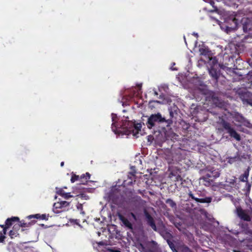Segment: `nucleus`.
Masks as SVG:
<instances>
[{
	"mask_svg": "<svg viewBox=\"0 0 252 252\" xmlns=\"http://www.w3.org/2000/svg\"><path fill=\"white\" fill-rule=\"evenodd\" d=\"M220 176V173L218 172H217L215 173V175H214V177L215 178H216L217 177H219Z\"/></svg>",
	"mask_w": 252,
	"mask_h": 252,
	"instance_id": "4c0bfd02",
	"label": "nucleus"
},
{
	"mask_svg": "<svg viewBox=\"0 0 252 252\" xmlns=\"http://www.w3.org/2000/svg\"><path fill=\"white\" fill-rule=\"evenodd\" d=\"M165 203L168 204L173 210H176L177 204L170 198H168L165 200Z\"/></svg>",
	"mask_w": 252,
	"mask_h": 252,
	"instance_id": "6ab92c4d",
	"label": "nucleus"
},
{
	"mask_svg": "<svg viewBox=\"0 0 252 252\" xmlns=\"http://www.w3.org/2000/svg\"><path fill=\"white\" fill-rule=\"evenodd\" d=\"M130 210L131 212L130 215L135 221L138 220L143 213L147 224L154 231H157L155 220L145 207L144 201L140 197H137L132 201Z\"/></svg>",
	"mask_w": 252,
	"mask_h": 252,
	"instance_id": "f257e3e1",
	"label": "nucleus"
},
{
	"mask_svg": "<svg viewBox=\"0 0 252 252\" xmlns=\"http://www.w3.org/2000/svg\"><path fill=\"white\" fill-rule=\"evenodd\" d=\"M9 235L11 239H13L18 236L19 233L17 231H15V230L12 229L10 231Z\"/></svg>",
	"mask_w": 252,
	"mask_h": 252,
	"instance_id": "5701e85b",
	"label": "nucleus"
},
{
	"mask_svg": "<svg viewBox=\"0 0 252 252\" xmlns=\"http://www.w3.org/2000/svg\"><path fill=\"white\" fill-rule=\"evenodd\" d=\"M241 227L243 229L247 230V228H248V224L247 223H242L241 225Z\"/></svg>",
	"mask_w": 252,
	"mask_h": 252,
	"instance_id": "c9c22d12",
	"label": "nucleus"
},
{
	"mask_svg": "<svg viewBox=\"0 0 252 252\" xmlns=\"http://www.w3.org/2000/svg\"><path fill=\"white\" fill-rule=\"evenodd\" d=\"M249 170L250 168L249 167L244 171V174L241 175L239 177V179L241 182H246V184L248 186L249 188H250L251 186L248 181V178L249 176Z\"/></svg>",
	"mask_w": 252,
	"mask_h": 252,
	"instance_id": "2eb2a0df",
	"label": "nucleus"
},
{
	"mask_svg": "<svg viewBox=\"0 0 252 252\" xmlns=\"http://www.w3.org/2000/svg\"><path fill=\"white\" fill-rule=\"evenodd\" d=\"M168 244H169V246L170 247V248L171 249V250L173 251V252H177V251L176 250V249H175V247L174 246V245L170 242H168Z\"/></svg>",
	"mask_w": 252,
	"mask_h": 252,
	"instance_id": "2f4dec72",
	"label": "nucleus"
},
{
	"mask_svg": "<svg viewBox=\"0 0 252 252\" xmlns=\"http://www.w3.org/2000/svg\"><path fill=\"white\" fill-rule=\"evenodd\" d=\"M236 213L238 216L242 220L250 221L251 220L250 216L247 213L245 210L242 209L241 207L236 208Z\"/></svg>",
	"mask_w": 252,
	"mask_h": 252,
	"instance_id": "9d476101",
	"label": "nucleus"
},
{
	"mask_svg": "<svg viewBox=\"0 0 252 252\" xmlns=\"http://www.w3.org/2000/svg\"><path fill=\"white\" fill-rule=\"evenodd\" d=\"M209 2L210 3V4L212 6L213 8V9L211 10L210 12H218L219 9L217 6L215 5V2L212 0H209Z\"/></svg>",
	"mask_w": 252,
	"mask_h": 252,
	"instance_id": "a878e982",
	"label": "nucleus"
},
{
	"mask_svg": "<svg viewBox=\"0 0 252 252\" xmlns=\"http://www.w3.org/2000/svg\"><path fill=\"white\" fill-rule=\"evenodd\" d=\"M19 221V218L18 217H12L7 219L5 221V224L0 225V226L3 228V234H6L7 229Z\"/></svg>",
	"mask_w": 252,
	"mask_h": 252,
	"instance_id": "423d86ee",
	"label": "nucleus"
},
{
	"mask_svg": "<svg viewBox=\"0 0 252 252\" xmlns=\"http://www.w3.org/2000/svg\"><path fill=\"white\" fill-rule=\"evenodd\" d=\"M127 180H125L123 182V185L124 186H128L132 185L133 184V181L134 180V182H135V174L132 172H129L127 175Z\"/></svg>",
	"mask_w": 252,
	"mask_h": 252,
	"instance_id": "ddd939ff",
	"label": "nucleus"
},
{
	"mask_svg": "<svg viewBox=\"0 0 252 252\" xmlns=\"http://www.w3.org/2000/svg\"><path fill=\"white\" fill-rule=\"evenodd\" d=\"M53 211L55 213L59 214L64 211L65 210L62 207L61 203L57 202L54 204Z\"/></svg>",
	"mask_w": 252,
	"mask_h": 252,
	"instance_id": "dca6fc26",
	"label": "nucleus"
},
{
	"mask_svg": "<svg viewBox=\"0 0 252 252\" xmlns=\"http://www.w3.org/2000/svg\"><path fill=\"white\" fill-rule=\"evenodd\" d=\"M204 1H206V0H204Z\"/></svg>",
	"mask_w": 252,
	"mask_h": 252,
	"instance_id": "a19ab883",
	"label": "nucleus"
},
{
	"mask_svg": "<svg viewBox=\"0 0 252 252\" xmlns=\"http://www.w3.org/2000/svg\"><path fill=\"white\" fill-rule=\"evenodd\" d=\"M70 222L72 223L73 224H76L79 226H81V225L79 223L80 221L79 220H71Z\"/></svg>",
	"mask_w": 252,
	"mask_h": 252,
	"instance_id": "7c9ffc66",
	"label": "nucleus"
},
{
	"mask_svg": "<svg viewBox=\"0 0 252 252\" xmlns=\"http://www.w3.org/2000/svg\"><path fill=\"white\" fill-rule=\"evenodd\" d=\"M97 243L99 246H104L105 244V243L103 241H100Z\"/></svg>",
	"mask_w": 252,
	"mask_h": 252,
	"instance_id": "e433bc0d",
	"label": "nucleus"
},
{
	"mask_svg": "<svg viewBox=\"0 0 252 252\" xmlns=\"http://www.w3.org/2000/svg\"><path fill=\"white\" fill-rule=\"evenodd\" d=\"M117 216L122 223V225L132 231L133 229V226L132 223L130 222V221L126 217L121 213H118Z\"/></svg>",
	"mask_w": 252,
	"mask_h": 252,
	"instance_id": "1a4fd4ad",
	"label": "nucleus"
},
{
	"mask_svg": "<svg viewBox=\"0 0 252 252\" xmlns=\"http://www.w3.org/2000/svg\"><path fill=\"white\" fill-rule=\"evenodd\" d=\"M239 95L244 104L250 105L252 106V93L248 91L241 92Z\"/></svg>",
	"mask_w": 252,
	"mask_h": 252,
	"instance_id": "0eeeda50",
	"label": "nucleus"
},
{
	"mask_svg": "<svg viewBox=\"0 0 252 252\" xmlns=\"http://www.w3.org/2000/svg\"><path fill=\"white\" fill-rule=\"evenodd\" d=\"M76 208L77 210L80 212L81 214L83 215L85 214V212L83 211V206L82 204L78 203L76 205Z\"/></svg>",
	"mask_w": 252,
	"mask_h": 252,
	"instance_id": "bb28decb",
	"label": "nucleus"
},
{
	"mask_svg": "<svg viewBox=\"0 0 252 252\" xmlns=\"http://www.w3.org/2000/svg\"><path fill=\"white\" fill-rule=\"evenodd\" d=\"M219 125L220 126L219 130L220 131H225L226 133L229 134V135L236 140L240 141L241 140L240 135L235 130V129L231 126V125L223 119H221L219 122Z\"/></svg>",
	"mask_w": 252,
	"mask_h": 252,
	"instance_id": "20e7f679",
	"label": "nucleus"
},
{
	"mask_svg": "<svg viewBox=\"0 0 252 252\" xmlns=\"http://www.w3.org/2000/svg\"><path fill=\"white\" fill-rule=\"evenodd\" d=\"M145 117L147 118V120L145 123L143 122V124L147 126L149 129L154 128L158 125L164 122L166 123V126L167 127L170 126L173 123L172 120H166L164 117H162L159 113L152 114L150 116H146Z\"/></svg>",
	"mask_w": 252,
	"mask_h": 252,
	"instance_id": "7ed1b4c3",
	"label": "nucleus"
},
{
	"mask_svg": "<svg viewBox=\"0 0 252 252\" xmlns=\"http://www.w3.org/2000/svg\"><path fill=\"white\" fill-rule=\"evenodd\" d=\"M35 220H32L29 222H26L25 220H22L18 222H20L21 227L22 228V231H24V229L23 228L30 227L35 223Z\"/></svg>",
	"mask_w": 252,
	"mask_h": 252,
	"instance_id": "a211bd4d",
	"label": "nucleus"
},
{
	"mask_svg": "<svg viewBox=\"0 0 252 252\" xmlns=\"http://www.w3.org/2000/svg\"><path fill=\"white\" fill-rule=\"evenodd\" d=\"M189 196V198H191L192 199L194 200L197 202L199 203H210L212 201V198L211 197H206L204 198H199L196 197L194 194L192 193V192L189 190L188 193Z\"/></svg>",
	"mask_w": 252,
	"mask_h": 252,
	"instance_id": "9b49d317",
	"label": "nucleus"
},
{
	"mask_svg": "<svg viewBox=\"0 0 252 252\" xmlns=\"http://www.w3.org/2000/svg\"><path fill=\"white\" fill-rule=\"evenodd\" d=\"M199 50L202 55L210 56L211 54V51L208 48H201Z\"/></svg>",
	"mask_w": 252,
	"mask_h": 252,
	"instance_id": "412c9836",
	"label": "nucleus"
},
{
	"mask_svg": "<svg viewBox=\"0 0 252 252\" xmlns=\"http://www.w3.org/2000/svg\"><path fill=\"white\" fill-rule=\"evenodd\" d=\"M106 252H121L118 250H114L112 249H107Z\"/></svg>",
	"mask_w": 252,
	"mask_h": 252,
	"instance_id": "f704fd0d",
	"label": "nucleus"
},
{
	"mask_svg": "<svg viewBox=\"0 0 252 252\" xmlns=\"http://www.w3.org/2000/svg\"><path fill=\"white\" fill-rule=\"evenodd\" d=\"M91 175L89 173L87 172L86 174H82L80 176V184L85 185L87 183L90 179Z\"/></svg>",
	"mask_w": 252,
	"mask_h": 252,
	"instance_id": "f3484780",
	"label": "nucleus"
},
{
	"mask_svg": "<svg viewBox=\"0 0 252 252\" xmlns=\"http://www.w3.org/2000/svg\"><path fill=\"white\" fill-rule=\"evenodd\" d=\"M63 165H64V162H63V161H62V162L61 163V166L62 167H63Z\"/></svg>",
	"mask_w": 252,
	"mask_h": 252,
	"instance_id": "ea45409f",
	"label": "nucleus"
},
{
	"mask_svg": "<svg viewBox=\"0 0 252 252\" xmlns=\"http://www.w3.org/2000/svg\"><path fill=\"white\" fill-rule=\"evenodd\" d=\"M226 28L228 31H231L235 30L238 26L239 20L236 19L234 16H230L226 20Z\"/></svg>",
	"mask_w": 252,
	"mask_h": 252,
	"instance_id": "39448f33",
	"label": "nucleus"
},
{
	"mask_svg": "<svg viewBox=\"0 0 252 252\" xmlns=\"http://www.w3.org/2000/svg\"><path fill=\"white\" fill-rule=\"evenodd\" d=\"M73 195H71L70 192L68 193H65L64 196H63V198L65 199H67L70 197H72Z\"/></svg>",
	"mask_w": 252,
	"mask_h": 252,
	"instance_id": "473e14b6",
	"label": "nucleus"
},
{
	"mask_svg": "<svg viewBox=\"0 0 252 252\" xmlns=\"http://www.w3.org/2000/svg\"><path fill=\"white\" fill-rule=\"evenodd\" d=\"M212 177V173H207L205 176L202 177L200 180L202 181V183L206 187H209L213 182V179H211Z\"/></svg>",
	"mask_w": 252,
	"mask_h": 252,
	"instance_id": "f8f14e48",
	"label": "nucleus"
},
{
	"mask_svg": "<svg viewBox=\"0 0 252 252\" xmlns=\"http://www.w3.org/2000/svg\"><path fill=\"white\" fill-rule=\"evenodd\" d=\"M49 215L46 214H42L40 215L39 214H36L35 215H30L28 216L26 218L29 220L32 219H36L39 220H48V218Z\"/></svg>",
	"mask_w": 252,
	"mask_h": 252,
	"instance_id": "4468645a",
	"label": "nucleus"
},
{
	"mask_svg": "<svg viewBox=\"0 0 252 252\" xmlns=\"http://www.w3.org/2000/svg\"><path fill=\"white\" fill-rule=\"evenodd\" d=\"M56 193L58 194V195L62 196L63 197L65 192L63 190V189L56 188Z\"/></svg>",
	"mask_w": 252,
	"mask_h": 252,
	"instance_id": "393cba45",
	"label": "nucleus"
},
{
	"mask_svg": "<svg viewBox=\"0 0 252 252\" xmlns=\"http://www.w3.org/2000/svg\"><path fill=\"white\" fill-rule=\"evenodd\" d=\"M244 32H248L252 30V18L244 17L241 21Z\"/></svg>",
	"mask_w": 252,
	"mask_h": 252,
	"instance_id": "6e6552de",
	"label": "nucleus"
},
{
	"mask_svg": "<svg viewBox=\"0 0 252 252\" xmlns=\"http://www.w3.org/2000/svg\"><path fill=\"white\" fill-rule=\"evenodd\" d=\"M181 252H192V251L187 246L183 245L180 248Z\"/></svg>",
	"mask_w": 252,
	"mask_h": 252,
	"instance_id": "b1692460",
	"label": "nucleus"
},
{
	"mask_svg": "<svg viewBox=\"0 0 252 252\" xmlns=\"http://www.w3.org/2000/svg\"><path fill=\"white\" fill-rule=\"evenodd\" d=\"M20 227H21L20 222H16L13 226L12 229L15 230L17 232L20 229Z\"/></svg>",
	"mask_w": 252,
	"mask_h": 252,
	"instance_id": "c85d7f7f",
	"label": "nucleus"
},
{
	"mask_svg": "<svg viewBox=\"0 0 252 252\" xmlns=\"http://www.w3.org/2000/svg\"><path fill=\"white\" fill-rule=\"evenodd\" d=\"M117 118L116 114H112V129L115 133L126 135L132 134L133 136H136L141 130V123L135 124L132 121L124 120L121 124H117L115 121Z\"/></svg>",
	"mask_w": 252,
	"mask_h": 252,
	"instance_id": "f03ea898",
	"label": "nucleus"
},
{
	"mask_svg": "<svg viewBox=\"0 0 252 252\" xmlns=\"http://www.w3.org/2000/svg\"><path fill=\"white\" fill-rule=\"evenodd\" d=\"M71 183H74L77 181H80V176L75 174H73L70 179Z\"/></svg>",
	"mask_w": 252,
	"mask_h": 252,
	"instance_id": "cd10ccee",
	"label": "nucleus"
},
{
	"mask_svg": "<svg viewBox=\"0 0 252 252\" xmlns=\"http://www.w3.org/2000/svg\"><path fill=\"white\" fill-rule=\"evenodd\" d=\"M169 113H170V118L169 119L172 120V118L173 117L174 113L172 111H170Z\"/></svg>",
	"mask_w": 252,
	"mask_h": 252,
	"instance_id": "58836bf2",
	"label": "nucleus"
},
{
	"mask_svg": "<svg viewBox=\"0 0 252 252\" xmlns=\"http://www.w3.org/2000/svg\"><path fill=\"white\" fill-rule=\"evenodd\" d=\"M5 236L0 232V243H3L4 241Z\"/></svg>",
	"mask_w": 252,
	"mask_h": 252,
	"instance_id": "72a5a7b5",
	"label": "nucleus"
},
{
	"mask_svg": "<svg viewBox=\"0 0 252 252\" xmlns=\"http://www.w3.org/2000/svg\"><path fill=\"white\" fill-rule=\"evenodd\" d=\"M234 119L236 122H238L242 124H244L246 121L245 118L242 115L239 114H236Z\"/></svg>",
	"mask_w": 252,
	"mask_h": 252,
	"instance_id": "aec40b11",
	"label": "nucleus"
},
{
	"mask_svg": "<svg viewBox=\"0 0 252 252\" xmlns=\"http://www.w3.org/2000/svg\"><path fill=\"white\" fill-rule=\"evenodd\" d=\"M61 204L62 207L63 209L64 208L67 207L69 205V202L66 201H62L60 202Z\"/></svg>",
	"mask_w": 252,
	"mask_h": 252,
	"instance_id": "c756f323",
	"label": "nucleus"
},
{
	"mask_svg": "<svg viewBox=\"0 0 252 252\" xmlns=\"http://www.w3.org/2000/svg\"><path fill=\"white\" fill-rule=\"evenodd\" d=\"M210 74L212 76L213 78L217 80L218 78V75L216 69L211 68L209 70Z\"/></svg>",
	"mask_w": 252,
	"mask_h": 252,
	"instance_id": "4be33fe9",
	"label": "nucleus"
}]
</instances>
